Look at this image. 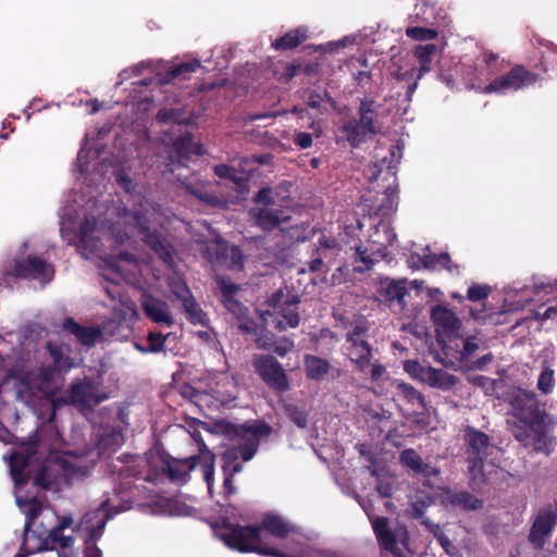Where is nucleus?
I'll use <instances>...</instances> for the list:
<instances>
[{
    "instance_id": "nucleus-1",
    "label": "nucleus",
    "mask_w": 557,
    "mask_h": 557,
    "mask_svg": "<svg viewBox=\"0 0 557 557\" xmlns=\"http://www.w3.org/2000/svg\"><path fill=\"white\" fill-rule=\"evenodd\" d=\"M148 213V209L125 212L108 226L104 223L100 224L92 216L86 218L79 227L77 250L85 258L97 256L102 261V267L125 278L135 275L134 270L137 269L138 262L126 251L115 253L113 250L124 245L131 247L135 244V237H140L166 265L172 268V247L158 232L150 231Z\"/></svg>"
},
{
    "instance_id": "nucleus-2",
    "label": "nucleus",
    "mask_w": 557,
    "mask_h": 557,
    "mask_svg": "<svg viewBox=\"0 0 557 557\" xmlns=\"http://www.w3.org/2000/svg\"><path fill=\"white\" fill-rule=\"evenodd\" d=\"M375 162L369 168L367 178L372 184L362 196L358 209L363 213L357 219V227L361 230L369 226L373 233L369 235L371 247L356 249L354 272L363 273L381 263L386 256L385 247L391 245L396 235L383 221L389 216L397 207V177L396 169L403 158V146L392 145L384 153L376 151Z\"/></svg>"
},
{
    "instance_id": "nucleus-3",
    "label": "nucleus",
    "mask_w": 557,
    "mask_h": 557,
    "mask_svg": "<svg viewBox=\"0 0 557 557\" xmlns=\"http://www.w3.org/2000/svg\"><path fill=\"white\" fill-rule=\"evenodd\" d=\"M510 405L515 410L519 423L512 429L515 438L524 447H532L533 450L548 454L547 417L537 396L532 391L518 388L511 397Z\"/></svg>"
},
{
    "instance_id": "nucleus-4",
    "label": "nucleus",
    "mask_w": 557,
    "mask_h": 557,
    "mask_svg": "<svg viewBox=\"0 0 557 557\" xmlns=\"http://www.w3.org/2000/svg\"><path fill=\"white\" fill-rule=\"evenodd\" d=\"M272 433V426L262 421L234 426V434L243 442L228 447L221 454L222 472L237 474L243 471V462L251 460L257 454L261 440Z\"/></svg>"
},
{
    "instance_id": "nucleus-5",
    "label": "nucleus",
    "mask_w": 557,
    "mask_h": 557,
    "mask_svg": "<svg viewBox=\"0 0 557 557\" xmlns=\"http://www.w3.org/2000/svg\"><path fill=\"white\" fill-rule=\"evenodd\" d=\"M219 537L227 547L240 553H257L267 557H287L285 553L263 542L261 528H257V525L226 522L220 529Z\"/></svg>"
},
{
    "instance_id": "nucleus-6",
    "label": "nucleus",
    "mask_w": 557,
    "mask_h": 557,
    "mask_svg": "<svg viewBox=\"0 0 557 557\" xmlns=\"http://www.w3.org/2000/svg\"><path fill=\"white\" fill-rule=\"evenodd\" d=\"M201 467L203 480L207 483L208 491L211 493L214 484L215 455L211 453L205 444L200 447L198 455L184 459L172 457L162 458V472L168 475L173 483L184 484L189 480V473L196 468Z\"/></svg>"
},
{
    "instance_id": "nucleus-7",
    "label": "nucleus",
    "mask_w": 557,
    "mask_h": 557,
    "mask_svg": "<svg viewBox=\"0 0 557 557\" xmlns=\"http://www.w3.org/2000/svg\"><path fill=\"white\" fill-rule=\"evenodd\" d=\"M462 441L471 481L483 480L485 462L495 448L491 437L483 431L467 425L462 429Z\"/></svg>"
},
{
    "instance_id": "nucleus-8",
    "label": "nucleus",
    "mask_w": 557,
    "mask_h": 557,
    "mask_svg": "<svg viewBox=\"0 0 557 557\" xmlns=\"http://www.w3.org/2000/svg\"><path fill=\"white\" fill-rule=\"evenodd\" d=\"M379 108L380 106L372 99L364 98L360 101L359 119L355 125L350 124V147H361L382 132L383 124L379 120Z\"/></svg>"
},
{
    "instance_id": "nucleus-9",
    "label": "nucleus",
    "mask_w": 557,
    "mask_h": 557,
    "mask_svg": "<svg viewBox=\"0 0 557 557\" xmlns=\"http://www.w3.org/2000/svg\"><path fill=\"white\" fill-rule=\"evenodd\" d=\"M366 329L356 326L350 333V362L355 363L358 371L364 379L372 382L377 381L384 373L385 368L380 363H371V345L364 339Z\"/></svg>"
},
{
    "instance_id": "nucleus-10",
    "label": "nucleus",
    "mask_w": 557,
    "mask_h": 557,
    "mask_svg": "<svg viewBox=\"0 0 557 557\" xmlns=\"http://www.w3.org/2000/svg\"><path fill=\"white\" fill-rule=\"evenodd\" d=\"M252 367L260 380L273 392L284 394L290 388L283 364L272 355H255Z\"/></svg>"
},
{
    "instance_id": "nucleus-11",
    "label": "nucleus",
    "mask_w": 557,
    "mask_h": 557,
    "mask_svg": "<svg viewBox=\"0 0 557 557\" xmlns=\"http://www.w3.org/2000/svg\"><path fill=\"white\" fill-rule=\"evenodd\" d=\"M205 256L215 267L233 272L244 269L245 257L242 250L237 246L228 244L220 236L207 243Z\"/></svg>"
},
{
    "instance_id": "nucleus-12",
    "label": "nucleus",
    "mask_w": 557,
    "mask_h": 557,
    "mask_svg": "<svg viewBox=\"0 0 557 557\" xmlns=\"http://www.w3.org/2000/svg\"><path fill=\"white\" fill-rule=\"evenodd\" d=\"M368 517L380 548L393 554L394 557H405L403 550L398 547V543L405 547L408 546L409 535L407 530L404 528L395 532L389 528L386 517L371 516L369 513Z\"/></svg>"
},
{
    "instance_id": "nucleus-13",
    "label": "nucleus",
    "mask_w": 557,
    "mask_h": 557,
    "mask_svg": "<svg viewBox=\"0 0 557 557\" xmlns=\"http://www.w3.org/2000/svg\"><path fill=\"white\" fill-rule=\"evenodd\" d=\"M556 525L557 503H547L537 510L529 531L528 541L535 549H543Z\"/></svg>"
},
{
    "instance_id": "nucleus-14",
    "label": "nucleus",
    "mask_w": 557,
    "mask_h": 557,
    "mask_svg": "<svg viewBox=\"0 0 557 557\" xmlns=\"http://www.w3.org/2000/svg\"><path fill=\"white\" fill-rule=\"evenodd\" d=\"M299 296L285 294L282 289L276 290L268 300V305L273 309L274 314L281 317L277 320L276 329L280 331L288 327H296L299 324L298 313Z\"/></svg>"
},
{
    "instance_id": "nucleus-15",
    "label": "nucleus",
    "mask_w": 557,
    "mask_h": 557,
    "mask_svg": "<svg viewBox=\"0 0 557 557\" xmlns=\"http://www.w3.org/2000/svg\"><path fill=\"white\" fill-rule=\"evenodd\" d=\"M169 287L174 299L181 302L189 323L202 326H207L209 324L207 313L195 299L190 288L186 284V281H169Z\"/></svg>"
},
{
    "instance_id": "nucleus-16",
    "label": "nucleus",
    "mask_w": 557,
    "mask_h": 557,
    "mask_svg": "<svg viewBox=\"0 0 557 557\" xmlns=\"http://www.w3.org/2000/svg\"><path fill=\"white\" fill-rule=\"evenodd\" d=\"M537 76L527 71L523 66L517 65L512 67L507 74L493 79L485 86L484 91L487 94H508L533 85Z\"/></svg>"
},
{
    "instance_id": "nucleus-17",
    "label": "nucleus",
    "mask_w": 557,
    "mask_h": 557,
    "mask_svg": "<svg viewBox=\"0 0 557 557\" xmlns=\"http://www.w3.org/2000/svg\"><path fill=\"white\" fill-rule=\"evenodd\" d=\"M101 379L85 376L82 381L74 382L70 387L71 403L81 407H95L109 398V395L100 392Z\"/></svg>"
},
{
    "instance_id": "nucleus-18",
    "label": "nucleus",
    "mask_w": 557,
    "mask_h": 557,
    "mask_svg": "<svg viewBox=\"0 0 557 557\" xmlns=\"http://www.w3.org/2000/svg\"><path fill=\"white\" fill-rule=\"evenodd\" d=\"M431 319L435 326L437 342L445 349V339L458 338V332L461 327V321L457 314L441 305H437L431 310Z\"/></svg>"
},
{
    "instance_id": "nucleus-19",
    "label": "nucleus",
    "mask_w": 557,
    "mask_h": 557,
    "mask_svg": "<svg viewBox=\"0 0 557 557\" xmlns=\"http://www.w3.org/2000/svg\"><path fill=\"white\" fill-rule=\"evenodd\" d=\"M408 264L412 269L437 270L446 269L449 275H460L458 265H453L448 253H432L430 247L421 249V252H411L408 257Z\"/></svg>"
},
{
    "instance_id": "nucleus-20",
    "label": "nucleus",
    "mask_w": 557,
    "mask_h": 557,
    "mask_svg": "<svg viewBox=\"0 0 557 557\" xmlns=\"http://www.w3.org/2000/svg\"><path fill=\"white\" fill-rule=\"evenodd\" d=\"M37 447L38 442L32 441L11 455L10 473L16 485L22 486L28 482L29 476L26 469L33 462L37 454Z\"/></svg>"
},
{
    "instance_id": "nucleus-21",
    "label": "nucleus",
    "mask_w": 557,
    "mask_h": 557,
    "mask_svg": "<svg viewBox=\"0 0 557 557\" xmlns=\"http://www.w3.org/2000/svg\"><path fill=\"white\" fill-rule=\"evenodd\" d=\"M13 274L16 278L30 276L34 278H51L54 275V268L39 256H28L26 259L15 261Z\"/></svg>"
},
{
    "instance_id": "nucleus-22",
    "label": "nucleus",
    "mask_w": 557,
    "mask_h": 557,
    "mask_svg": "<svg viewBox=\"0 0 557 557\" xmlns=\"http://www.w3.org/2000/svg\"><path fill=\"white\" fill-rule=\"evenodd\" d=\"M220 300L224 308L231 312L238 321H245L248 318V308L237 298L240 285L233 284L231 281H216Z\"/></svg>"
},
{
    "instance_id": "nucleus-23",
    "label": "nucleus",
    "mask_w": 557,
    "mask_h": 557,
    "mask_svg": "<svg viewBox=\"0 0 557 557\" xmlns=\"http://www.w3.org/2000/svg\"><path fill=\"white\" fill-rule=\"evenodd\" d=\"M140 307L145 315L152 322L168 326L174 324V318L165 301L144 293L140 297Z\"/></svg>"
},
{
    "instance_id": "nucleus-24",
    "label": "nucleus",
    "mask_w": 557,
    "mask_h": 557,
    "mask_svg": "<svg viewBox=\"0 0 557 557\" xmlns=\"http://www.w3.org/2000/svg\"><path fill=\"white\" fill-rule=\"evenodd\" d=\"M28 536L30 541L36 540V544L32 546L30 552H48L57 547L70 548L74 544V537L71 535H63L58 529L52 528L45 537L37 534L30 528L28 529Z\"/></svg>"
},
{
    "instance_id": "nucleus-25",
    "label": "nucleus",
    "mask_w": 557,
    "mask_h": 557,
    "mask_svg": "<svg viewBox=\"0 0 557 557\" xmlns=\"http://www.w3.org/2000/svg\"><path fill=\"white\" fill-rule=\"evenodd\" d=\"M399 462L412 475H420L423 478L437 476L440 470L432 467L430 463L424 462L422 457L413 449L406 448L399 454Z\"/></svg>"
},
{
    "instance_id": "nucleus-26",
    "label": "nucleus",
    "mask_w": 557,
    "mask_h": 557,
    "mask_svg": "<svg viewBox=\"0 0 557 557\" xmlns=\"http://www.w3.org/2000/svg\"><path fill=\"white\" fill-rule=\"evenodd\" d=\"M62 327L87 347H94L103 337V330L100 326H84L71 317L63 320Z\"/></svg>"
},
{
    "instance_id": "nucleus-27",
    "label": "nucleus",
    "mask_w": 557,
    "mask_h": 557,
    "mask_svg": "<svg viewBox=\"0 0 557 557\" xmlns=\"http://www.w3.org/2000/svg\"><path fill=\"white\" fill-rule=\"evenodd\" d=\"M252 213L256 224L264 231H271L290 219L286 211L270 207L259 208Z\"/></svg>"
},
{
    "instance_id": "nucleus-28",
    "label": "nucleus",
    "mask_w": 557,
    "mask_h": 557,
    "mask_svg": "<svg viewBox=\"0 0 557 557\" xmlns=\"http://www.w3.org/2000/svg\"><path fill=\"white\" fill-rule=\"evenodd\" d=\"M444 504L465 511L478 510L483 507V500L475 497L468 491H448L444 496Z\"/></svg>"
},
{
    "instance_id": "nucleus-29",
    "label": "nucleus",
    "mask_w": 557,
    "mask_h": 557,
    "mask_svg": "<svg viewBox=\"0 0 557 557\" xmlns=\"http://www.w3.org/2000/svg\"><path fill=\"white\" fill-rule=\"evenodd\" d=\"M257 528H261V533L267 531L278 539L286 537L293 531L292 525L275 513H265Z\"/></svg>"
},
{
    "instance_id": "nucleus-30",
    "label": "nucleus",
    "mask_w": 557,
    "mask_h": 557,
    "mask_svg": "<svg viewBox=\"0 0 557 557\" xmlns=\"http://www.w3.org/2000/svg\"><path fill=\"white\" fill-rule=\"evenodd\" d=\"M437 52L435 44L419 45L414 50V55L420 63L417 79H421L423 75L431 71L433 59Z\"/></svg>"
},
{
    "instance_id": "nucleus-31",
    "label": "nucleus",
    "mask_w": 557,
    "mask_h": 557,
    "mask_svg": "<svg viewBox=\"0 0 557 557\" xmlns=\"http://www.w3.org/2000/svg\"><path fill=\"white\" fill-rule=\"evenodd\" d=\"M386 287H382L380 290V300L386 302L387 305H392L394 301H397L399 305L405 304V296L407 294V288L405 283L407 281H388Z\"/></svg>"
},
{
    "instance_id": "nucleus-32",
    "label": "nucleus",
    "mask_w": 557,
    "mask_h": 557,
    "mask_svg": "<svg viewBox=\"0 0 557 557\" xmlns=\"http://www.w3.org/2000/svg\"><path fill=\"white\" fill-rule=\"evenodd\" d=\"M330 370V363L327 360L313 356H305V372L308 379L313 381H320L327 374Z\"/></svg>"
},
{
    "instance_id": "nucleus-33",
    "label": "nucleus",
    "mask_w": 557,
    "mask_h": 557,
    "mask_svg": "<svg viewBox=\"0 0 557 557\" xmlns=\"http://www.w3.org/2000/svg\"><path fill=\"white\" fill-rule=\"evenodd\" d=\"M308 38V30L306 27H298L289 30L284 36L277 38L272 46L276 50H287L299 46Z\"/></svg>"
},
{
    "instance_id": "nucleus-34",
    "label": "nucleus",
    "mask_w": 557,
    "mask_h": 557,
    "mask_svg": "<svg viewBox=\"0 0 557 557\" xmlns=\"http://www.w3.org/2000/svg\"><path fill=\"white\" fill-rule=\"evenodd\" d=\"M198 67H200V63L198 61L181 63L178 65L173 66L162 76H160L159 83L161 85H165L174 82L180 77L186 79L187 74L195 72Z\"/></svg>"
},
{
    "instance_id": "nucleus-35",
    "label": "nucleus",
    "mask_w": 557,
    "mask_h": 557,
    "mask_svg": "<svg viewBox=\"0 0 557 557\" xmlns=\"http://www.w3.org/2000/svg\"><path fill=\"white\" fill-rule=\"evenodd\" d=\"M46 348L52 358V368L57 372L69 371L73 367V361L69 356H64L63 347L59 344L48 342Z\"/></svg>"
},
{
    "instance_id": "nucleus-36",
    "label": "nucleus",
    "mask_w": 557,
    "mask_h": 557,
    "mask_svg": "<svg viewBox=\"0 0 557 557\" xmlns=\"http://www.w3.org/2000/svg\"><path fill=\"white\" fill-rule=\"evenodd\" d=\"M423 381L433 387H450L456 383V377L443 370L426 367Z\"/></svg>"
},
{
    "instance_id": "nucleus-37",
    "label": "nucleus",
    "mask_w": 557,
    "mask_h": 557,
    "mask_svg": "<svg viewBox=\"0 0 557 557\" xmlns=\"http://www.w3.org/2000/svg\"><path fill=\"white\" fill-rule=\"evenodd\" d=\"M556 379L554 369L544 363L537 377L536 387L542 395H550L555 388Z\"/></svg>"
},
{
    "instance_id": "nucleus-38",
    "label": "nucleus",
    "mask_w": 557,
    "mask_h": 557,
    "mask_svg": "<svg viewBox=\"0 0 557 557\" xmlns=\"http://www.w3.org/2000/svg\"><path fill=\"white\" fill-rule=\"evenodd\" d=\"M173 146L180 159H189L191 154L201 153L199 147L193 143L190 134H185L176 138Z\"/></svg>"
},
{
    "instance_id": "nucleus-39",
    "label": "nucleus",
    "mask_w": 557,
    "mask_h": 557,
    "mask_svg": "<svg viewBox=\"0 0 557 557\" xmlns=\"http://www.w3.org/2000/svg\"><path fill=\"white\" fill-rule=\"evenodd\" d=\"M462 348L458 351L461 361L470 360L475 352L485 344V341L478 335L461 337Z\"/></svg>"
},
{
    "instance_id": "nucleus-40",
    "label": "nucleus",
    "mask_w": 557,
    "mask_h": 557,
    "mask_svg": "<svg viewBox=\"0 0 557 557\" xmlns=\"http://www.w3.org/2000/svg\"><path fill=\"white\" fill-rule=\"evenodd\" d=\"M399 394L412 406H417L418 409L424 410L426 407L424 396L416 389L412 385L407 383H400L397 386Z\"/></svg>"
},
{
    "instance_id": "nucleus-41",
    "label": "nucleus",
    "mask_w": 557,
    "mask_h": 557,
    "mask_svg": "<svg viewBox=\"0 0 557 557\" xmlns=\"http://www.w3.org/2000/svg\"><path fill=\"white\" fill-rule=\"evenodd\" d=\"M231 386L234 389V383L230 380H225L222 383L216 384V388L213 389V398L223 407H228L236 399L234 391L227 389Z\"/></svg>"
},
{
    "instance_id": "nucleus-42",
    "label": "nucleus",
    "mask_w": 557,
    "mask_h": 557,
    "mask_svg": "<svg viewBox=\"0 0 557 557\" xmlns=\"http://www.w3.org/2000/svg\"><path fill=\"white\" fill-rule=\"evenodd\" d=\"M284 411L286 417L298 428L305 429L308 423V412L295 404H285Z\"/></svg>"
},
{
    "instance_id": "nucleus-43",
    "label": "nucleus",
    "mask_w": 557,
    "mask_h": 557,
    "mask_svg": "<svg viewBox=\"0 0 557 557\" xmlns=\"http://www.w3.org/2000/svg\"><path fill=\"white\" fill-rule=\"evenodd\" d=\"M169 337V334L164 335L161 332L157 331H150L147 334V350L151 354H158L161 351H164V343L166 338Z\"/></svg>"
},
{
    "instance_id": "nucleus-44",
    "label": "nucleus",
    "mask_w": 557,
    "mask_h": 557,
    "mask_svg": "<svg viewBox=\"0 0 557 557\" xmlns=\"http://www.w3.org/2000/svg\"><path fill=\"white\" fill-rule=\"evenodd\" d=\"M294 346L295 344L293 339L283 336L275 338L271 344H269L267 348L280 357H285L289 351L294 349Z\"/></svg>"
},
{
    "instance_id": "nucleus-45",
    "label": "nucleus",
    "mask_w": 557,
    "mask_h": 557,
    "mask_svg": "<svg viewBox=\"0 0 557 557\" xmlns=\"http://www.w3.org/2000/svg\"><path fill=\"white\" fill-rule=\"evenodd\" d=\"M35 517V512L32 513L30 517L27 518L26 523L24 525L23 532V542L21 544L18 553L14 557H27L29 555L36 554L37 552H30L33 544H30V539L28 536V529L32 528V519Z\"/></svg>"
},
{
    "instance_id": "nucleus-46",
    "label": "nucleus",
    "mask_w": 557,
    "mask_h": 557,
    "mask_svg": "<svg viewBox=\"0 0 557 557\" xmlns=\"http://www.w3.org/2000/svg\"><path fill=\"white\" fill-rule=\"evenodd\" d=\"M158 122L162 124L177 123L181 124L184 121L182 112L178 109H166L163 108L158 112Z\"/></svg>"
},
{
    "instance_id": "nucleus-47",
    "label": "nucleus",
    "mask_w": 557,
    "mask_h": 557,
    "mask_svg": "<svg viewBox=\"0 0 557 557\" xmlns=\"http://www.w3.org/2000/svg\"><path fill=\"white\" fill-rule=\"evenodd\" d=\"M406 35L414 40H432L436 38L437 33L425 27H409L406 29Z\"/></svg>"
},
{
    "instance_id": "nucleus-48",
    "label": "nucleus",
    "mask_w": 557,
    "mask_h": 557,
    "mask_svg": "<svg viewBox=\"0 0 557 557\" xmlns=\"http://www.w3.org/2000/svg\"><path fill=\"white\" fill-rule=\"evenodd\" d=\"M491 287L487 285L473 284L468 288L467 297L471 301H481L488 297Z\"/></svg>"
},
{
    "instance_id": "nucleus-49",
    "label": "nucleus",
    "mask_w": 557,
    "mask_h": 557,
    "mask_svg": "<svg viewBox=\"0 0 557 557\" xmlns=\"http://www.w3.org/2000/svg\"><path fill=\"white\" fill-rule=\"evenodd\" d=\"M356 448L360 453V455L364 458L367 465V468L370 470L372 475L376 474L375 463L376 458L375 454L371 450V447L367 444H358L356 445Z\"/></svg>"
},
{
    "instance_id": "nucleus-50",
    "label": "nucleus",
    "mask_w": 557,
    "mask_h": 557,
    "mask_svg": "<svg viewBox=\"0 0 557 557\" xmlns=\"http://www.w3.org/2000/svg\"><path fill=\"white\" fill-rule=\"evenodd\" d=\"M404 369L411 376L419 377L421 380H423V377L425 375V370H426V368L423 367L417 360H407V361H405Z\"/></svg>"
},
{
    "instance_id": "nucleus-51",
    "label": "nucleus",
    "mask_w": 557,
    "mask_h": 557,
    "mask_svg": "<svg viewBox=\"0 0 557 557\" xmlns=\"http://www.w3.org/2000/svg\"><path fill=\"white\" fill-rule=\"evenodd\" d=\"M301 67H302V63H300V62L287 63L284 66V72L281 74L280 79L283 81L284 83L289 82L298 73H300Z\"/></svg>"
},
{
    "instance_id": "nucleus-52",
    "label": "nucleus",
    "mask_w": 557,
    "mask_h": 557,
    "mask_svg": "<svg viewBox=\"0 0 557 557\" xmlns=\"http://www.w3.org/2000/svg\"><path fill=\"white\" fill-rule=\"evenodd\" d=\"M293 141L300 149H308L312 146V135L306 132H297Z\"/></svg>"
},
{
    "instance_id": "nucleus-53",
    "label": "nucleus",
    "mask_w": 557,
    "mask_h": 557,
    "mask_svg": "<svg viewBox=\"0 0 557 557\" xmlns=\"http://www.w3.org/2000/svg\"><path fill=\"white\" fill-rule=\"evenodd\" d=\"M180 394L190 400L191 403H195L197 404V401L199 400L200 398V392L197 391L194 386L189 385V384H184L180 387Z\"/></svg>"
},
{
    "instance_id": "nucleus-54",
    "label": "nucleus",
    "mask_w": 557,
    "mask_h": 557,
    "mask_svg": "<svg viewBox=\"0 0 557 557\" xmlns=\"http://www.w3.org/2000/svg\"><path fill=\"white\" fill-rule=\"evenodd\" d=\"M214 172L219 177L230 178L232 181L236 180L237 172L234 168L228 166L226 164H220L214 168Z\"/></svg>"
},
{
    "instance_id": "nucleus-55",
    "label": "nucleus",
    "mask_w": 557,
    "mask_h": 557,
    "mask_svg": "<svg viewBox=\"0 0 557 557\" xmlns=\"http://www.w3.org/2000/svg\"><path fill=\"white\" fill-rule=\"evenodd\" d=\"M421 524L425 527V529L436 539V541L440 540V536H444L445 533L443 532L440 524L432 522L430 519L425 518L421 521Z\"/></svg>"
},
{
    "instance_id": "nucleus-56",
    "label": "nucleus",
    "mask_w": 557,
    "mask_h": 557,
    "mask_svg": "<svg viewBox=\"0 0 557 557\" xmlns=\"http://www.w3.org/2000/svg\"><path fill=\"white\" fill-rule=\"evenodd\" d=\"M437 542L444 552L450 557H455L458 554V548L451 543L446 534L444 536H440Z\"/></svg>"
},
{
    "instance_id": "nucleus-57",
    "label": "nucleus",
    "mask_w": 557,
    "mask_h": 557,
    "mask_svg": "<svg viewBox=\"0 0 557 557\" xmlns=\"http://www.w3.org/2000/svg\"><path fill=\"white\" fill-rule=\"evenodd\" d=\"M355 79L358 82V84L364 90V92L371 90V75L369 72L359 71L357 75H355Z\"/></svg>"
},
{
    "instance_id": "nucleus-58",
    "label": "nucleus",
    "mask_w": 557,
    "mask_h": 557,
    "mask_svg": "<svg viewBox=\"0 0 557 557\" xmlns=\"http://www.w3.org/2000/svg\"><path fill=\"white\" fill-rule=\"evenodd\" d=\"M190 193L194 194L197 198L202 200L206 203L209 205H216L219 202L218 198L214 195H211L207 191L200 190V189H190Z\"/></svg>"
},
{
    "instance_id": "nucleus-59",
    "label": "nucleus",
    "mask_w": 557,
    "mask_h": 557,
    "mask_svg": "<svg viewBox=\"0 0 557 557\" xmlns=\"http://www.w3.org/2000/svg\"><path fill=\"white\" fill-rule=\"evenodd\" d=\"M322 102H323V95L315 92V91H310L309 96L306 100V103L309 108L318 109V110L321 108Z\"/></svg>"
},
{
    "instance_id": "nucleus-60",
    "label": "nucleus",
    "mask_w": 557,
    "mask_h": 557,
    "mask_svg": "<svg viewBox=\"0 0 557 557\" xmlns=\"http://www.w3.org/2000/svg\"><path fill=\"white\" fill-rule=\"evenodd\" d=\"M426 505L424 502H414L410 506V516L413 519H421L424 516Z\"/></svg>"
},
{
    "instance_id": "nucleus-61",
    "label": "nucleus",
    "mask_w": 557,
    "mask_h": 557,
    "mask_svg": "<svg viewBox=\"0 0 557 557\" xmlns=\"http://www.w3.org/2000/svg\"><path fill=\"white\" fill-rule=\"evenodd\" d=\"M494 360V355L492 352H487L483 355L482 357L478 358L473 364L472 368L475 370H484L485 367L490 363H492Z\"/></svg>"
},
{
    "instance_id": "nucleus-62",
    "label": "nucleus",
    "mask_w": 557,
    "mask_h": 557,
    "mask_svg": "<svg viewBox=\"0 0 557 557\" xmlns=\"http://www.w3.org/2000/svg\"><path fill=\"white\" fill-rule=\"evenodd\" d=\"M271 195H272V191L270 188H262L256 195L255 201L264 202L265 205L271 203L273 201Z\"/></svg>"
},
{
    "instance_id": "nucleus-63",
    "label": "nucleus",
    "mask_w": 557,
    "mask_h": 557,
    "mask_svg": "<svg viewBox=\"0 0 557 557\" xmlns=\"http://www.w3.org/2000/svg\"><path fill=\"white\" fill-rule=\"evenodd\" d=\"M84 557H102L101 549L96 544L86 543Z\"/></svg>"
},
{
    "instance_id": "nucleus-64",
    "label": "nucleus",
    "mask_w": 557,
    "mask_h": 557,
    "mask_svg": "<svg viewBox=\"0 0 557 557\" xmlns=\"http://www.w3.org/2000/svg\"><path fill=\"white\" fill-rule=\"evenodd\" d=\"M377 492L382 497H391L393 493V485L389 482L380 481L377 483Z\"/></svg>"
}]
</instances>
